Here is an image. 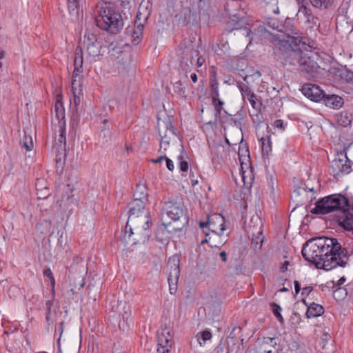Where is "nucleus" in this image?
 I'll return each instance as SVG.
<instances>
[{
    "instance_id": "1",
    "label": "nucleus",
    "mask_w": 353,
    "mask_h": 353,
    "mask_svg": "<svg viewBox=\"0 0 353 353\" xmlns=\"http://www.w3.org/2000/svg\"><path fill=\"white\" fill-rule=\"evenodd\" d=\"M301 253L305 261L312 265H325L326 262L335 263V265H346L349 255L345 250H342L341 243L336 239L321 236L311 239L305 243Z\"/></svg>"
},
{
    "instance_id": "2",
    "label": "nucleus",
    "mask_w": 353,
    "mask_h": 353,
    "mask_svg": "<svg viewBox=\"0 0 353 353\" xmlns=\"http://www.w3.org/2000/svg\"><path fill=\"white\" fill-rule=\"evenodd\" d=\"M353 208V199H349L341 194H334L324 196L315 203L314 208L310 212L316 215L334 214V218L349 212Z\"/></svg>"
},
{
    "instance_id": "3",
    "label": "nucleus",
    "mask_w": 353,
    "mask_h": 353,
    "mask_svg": "<svg viewBox=\"0 0 353 353\" xmlns=\"http://www.w3.org/2000/svg\"><path fill=\"white\" fill-rule=\"evenodd\" d=\"M94 14L97 26L112 34L118 33L123 26L121 15L114 10L110 3L97 4L94 10Z\"/></svg>"
},
{
    "instance_id": "4",
    "label": "nucleus",
    "mask_w": 353,
    "mask_h": 353,
    "mask_svg": "<svg viewBox=\"0 0 353 353\" xmlns=\"http://www.w3.org/2000/svg\"><path fill=\"white\" fill-rule=\"evenodd\" d=\"M152 221L149 212H143L138 215H129L125 225V234L133 236L134 243H145L151 236L150 230Z\"/></svg>"
},
{
    "instance_id": "5",
    "label": "nucleus",
    "mask_w": 353,
    "mask_h": 353,
    "mask_svg": "<svg viewBox=\"0 0 353 353\" xmlns=\"http://www.w3.org/2000/svg\"><path fill=\"white\" fill-rule=\"evenodd\" d=\"M163 216L165 214L173 221L172 226L174 232L181 231L188 223V218L184 212L183 203L180 199H170L163 203Z\"/></svg>"
},
{
    "instance_id": "6",
    "label": "nucleus",
    "mask_w": 353,
    "mask_h": 353,
    "mask_svg": "<svg viewBox=\"0 0 353 353\" xmlns=\"http://www.w3.org/2000/svg\"><path fill=\"white\" fill-rule=\"evenodd\" d=\"M240 7L239 2L236 0H231L227 2L225 7L228 16L230 17L229 24L232 26L234 30H239L242 28L241 21L243 19V12L239 9Z\"/></svg>"
},
{
    "instance_id": "7",
    "label": "nucleus",
    "mask_w": 353,
    "mask_h": 353,
    "mask_svg": "<svg viewBox=\"0 0 353 353\" xmlns=\"http://www.w3.org/2000/svg\"><path fill=\"white\" fill-rule=\"evenodd\" d=\"M353 163L347 158L346 154H338L332 161L331 172L334 176H341L347 174L352 171Z\"/></svg>"
},
{
    "instance_id": "8",
    "label": "nucleus",
    "mask_w": 353,
    "mask_h": 353,
    "mask_svg": "<svg viewBox=\"0 0 353 353\" xmlns=\"http://www.w3.org/2000/svg\"><path fill=\"white\" fill-rule=\"evenodd\" d=\"M199 226L201 228L208 226L212 232L221 235L225 230V219L220 214H213L208 216L206 222L200 221Z\"/></svg>"
},
{
    "instance_id": "9",
    "label": "nucleus",
    "mask_w": 353,
    "mask_h": 353,
    "mask_svg": "<svg viewBox=\"0 0 353 353\" xmlns=\"http://www.w3.org/2000/svg\"><path fill=\"white\" fill-rule=\"evenodd\" d=\"M172 339L170 329L161 328L157 333V353H170L173 343Z\"/></svg>"
},
{
    "instance_id": "10",
    "label": "nucleus",
    "mask_w": 353,
    "mask_h": 353,
    "mask_svg": "<svg viewBox=\"0 0 353 353\" xmlns=\"http://www.w3.org/2000/svg\"><path fill=\"white\" fill-rule=\"evenodd\" d=\"M83 44L86 48L87 59L95 58L100 54L101 46L98 41L96 34L90 32H86Z\"/></svg>"
},
{
    "instance_id": "11",
    "label": "nucleus",
    "mask_w": 353,
    "mask_h": 353,
    "mask_svg": "<svg viewBox=\"0 0 353 353\" xmlns=\"http://www.w3.org/2000/svg\"><path fill=\"white\" fill-rule=\"evenodd\" d=\"M163 125L164 128H165L164 132H162L160 128L159 129V133L161 137L160 148L159 150L160 152H161L163 150L164 151L167 150L170 145V140L176 136V129L173 126L171 121H164Z\"/></svg>"
},
{
    "instance_id": "12",
    "label": "nucleus",
    "mask_w": 353,
    "mask_h": 353,
    "mask_svg": "<svg viewBox=\"0 0 353 353\" xmlns=\"http://www.w3.org/2000/svg\"><path fill=\"white\" fill-rule=\"evenodd\" d=\"M59 134L55 137L53 149L58 154H65L66 151V130L64 122H59L57 126Z\"/></svg>"
},
{
    "instance_id": "13",
    "label": "nucleus",
    "mask_w": 353,
    "mask_h": 353,
    "mask_svg": "<svg viewBox=\"0 0 353 353\" xmlns=\"http://www.w3.org/2000/svg\"><path fill=\"white\" fill-rule=\"evenodd\" d=\"M276 338L264 336L257 340V345L259 353H279V343Z\"/></svg>"
},
{
    "instance_id": "14",
    "label": "nucleus",
    "mask_w": 353,
    "mask_h": 353,
    "mask_svg": "<svg viewBox=\"0 0 353 353\" xmlns=\"http://www.w3.org/2000/svg\"><path fill=\"white\" fill-rule=\"evenodd\" d=\"M299 13L304 17L305 23L310 29H318L321 24L320 19L314 15L311 8L305 4L299 6Z\"/></svg>"
},
{
    "instance_id": "15",
    "label": "nucleus",
    "mask_w": 353,
    "mask_h": 353,
    "mask_svg": "<svg viewBox=\"0 0 353 353\" xmlns=\"http://www.w3.org/2000/svg\"><path fill=\"white\" fill-rule=\"evenodd\" d=\"M302 93L310 100L319 102L325 97V92L319 86L312 84H304L301 89Z\"/></svg>"
},
{
    "instance_id": "16",
    "label": "nucleus",
    "mask_w": 353,
    "mask_h": 353,
    "mask_svg": "<svg viewBox=\"0 0 353 353\" xmlns=\"http://www.w3.org/2000/svg\"><path fill=\"white\" fill-rule=\"evenodd\" d=\"M83 48L81 46H78L75 50L74 59V71L72 77V88L74 89V82L77 81L76 78L83 72Z\"/></svg>"
},
{
    "instance_id": "17",
    "label": "nucleus",
    "mask_w": 353,
    "mask_h": 353,
    "mask_svg": "<svg viewBox=\"0 0 353 353\" xmlns=\"http://www.w3.org/2000/svg\"><path fill=\"white\" fill-rule=\"evenodd\" d=\"M299 66L301 70L310 74L316 72L319 69L318 63L307 52H305Z\"/></svg>"
},
{
    "instance_id": "18",
    "label": "nucleus",
    "mask_w": 353,
    "mask_h": 353,
    "mask_svg": "<svg viewBox=\"0 0 353 353\" xmlns=\"http://www.w3.org/2000/svg\"><path fill=\"white\" fill-rule=\"evenodd\" d=\"M335 219L340 227L353 234V208L349 212H345Z\"/></svg>"
},
{
    "instance_id": "19",
    "label": "nucleus",
    "mask_w": 353,
    "mask_h": 353,
    "mask_svg": "<svg viewBox=\"0 0 353 353\" xmlns=\"http://www.w3.org/2000/svg\"><path fill=\"white\" fill-rule=\"evenodd\" d=\"M305 52L300 49L290 50L286 52L285 62L286 64L296 66L300 65Z\"/></svg>"
},
{
    "instance_id": "20",
    "label": "nucleus",
    "mask_w": 353,
    "mask_h": 353,
    "mask_svg": "<svg viewBox=\"0 0 353 353\" xmlns=\"http://www.w3.org/2000/svg\"><path fill=\"white\" fill-rule=\"evenodd\" d=\"M260 226L259 230L256 231V234L254 233V229L252 230V238L251 241V248L255 252H258L261 250L263 243L264 241V236L263 234V223L262 221L259 219Z\"/></svg>"
},
{
    "instance_id": "21",
    "label": "nucleus",
    "mask_w": 353,
    "mask_h": 353,
    "mask_svg": "<svg viewBox=\"0 0 353 353\" xmlns=\"http://www.w3.org/2000/svg\"><path fill=\"white\" fill-rule=\"evenodd\" d=\"M322 101L327 107L332 109H339L344 104L343 98L336 94H326L325 93V97Z\"/></svg>"
},
{
    "instance_id": "22",
    "label": "nucleus",
    "mask_w": 353,
    "mask_h": 353,
    "mask_svg": "<svg viewBox=\"0 0 353 353\" xmlns=\"http://www.w3.org/2000/svg\"><path fill=\"white\" fill-rule=\"evenodd\" d=\"M210 94L212 101V105L216 111V115H220L223 110L224 102L219 99V85L210 87Z\"/></svg>"
},
{
    "instance_id": "23",
    "label": "nucleus",
    "mask_w": 353,
    "mask_h": 353,
    "mask_svg": "<svg viewBox=\"0 0 353 353\" xmlns=\"http://www.w3.org/2000/svg\"><path fill=\"white\" fill-rule=\"evenodd\" d=\"M303 303L307 307L305 315L307 319L315 318L321 316L324 313V307L319 304L312 303L307 304L305 300Z\"/></svg>"
},
{
    "instance_id": "24",
    "label": "nucleus",
    "mask_w": 353,
    "mask_h": 353,
    "mask_svg": "<svg viewBox=\"0 0 353 353\" xmlns=\"http://www.w3.org/2000/svg\"><path fill=\"white\" fill-rule=\"evenodd\" d=\"M148 1L145 3L144 1L141 3L137 14L134 24L139 25V23H141L144 26L145 21L150 15V10L148 9Z\"/></svg>"
},
{
    "instance_id": "25",
    "label": "nucleus",
    "mask_w": 353,
    "mask_h": 353,
    "mask_svg": "<svg viewBox=\"0 0 353 353\" xmlns=\"http://www.w3.org/2000/svg\"><path fill=\"white\" fill-rule=\"evenodd\" d=\"M336 122L343 127L349 126L353 121V115L347 110H343L334 116Z\"/></svg>"
},
{
    "instance_id": "26",
    "label": "nucleus",
    "mask_w": 353,
    "mask_h": 353,
    "mask_svg": "<svg viewBox=\"0 0 353 353\" xmlns=\"http://www.w3.org/2000/svg\"><path fill=\"white\" fill-rule=\"evenodd\" d=\"M145 203L143 200L134 199L130 204L129 215H138L143 212H148L145 210Z\"/></svg>"
},
{
    "instance_id": "27",
    "label": "nucleus",
    "mask_w": 353,
    "mask_h": 353,
    "mask_svg": "<svg viewBox=\"0 0 353 353\" xmlns=\"http://www.w3.org/2000/svg\"><path fill=\"white\" fill-rule=\"evenodd\" d=\"M311 5L321 10H328L335 6L336 0H308Z\"/></svg>"
},
{
    "instance_id": "28",
    "label": "nucleus",
    "mask_w": 353,
    "mask_h": 353,
    "mask_svg": "<svg viewBox=\"0 0 353 353\" xmlns=\"http://www.w3.org/2000/svg\"><path fill=\"white\" fill-rule=\"evenodd\" d=\"M144 26L141 23L139 25L134 24L132 32V42L134 45H138L142 40Z\"/></svg>"
},
{
    "instance_id": "29",
    "label": "nucleus",
    "mask_w": 353,
    "mask_h": 353,
    "mask_svg": "<svg viewBox=\"0 0 353 353\" xmlns=\"http://www.w3.org/2000/svg\"><path fill=\"white\" fill-rule=\"evenodd\" d=\"M148 189L144 184L139 183L134 190V199L138 200L148 201Z\"/></svg>"
},
{
    "instance_id": "30",
    "label": "nucleus",
    "mask_w": 353,
    "mask_h": 353,
    "mask_svg": "<svg viewBox=\"0 0 353 353\" xmlns=\"http://www.w3.org/2000/svg\"><path fill=\"white\" fill-rule=\"evenodd\" d=\"M195 337L200 346H204L208 341L211 340L212 335L209 329L199 332Z\"/></svg>"
},
{
    "instance_id": "31",
    "label": "nucleus",
    "mask_w": 353,
    "mask_h": 353,
    "mask_svg": "<svg viewBox=\"0 0 353 353\" xmlns=\"http://www.w3.org/2000/svg\"><path fill=\"white\" fill-rule=\"evenodd\" d=\"M54 112L55 113V115L57 119L59 120L58 125H59L60 121L64 122L65 123V121L64 120L65 110L62 103L60 102L59 101H57L54 105Z\"/></svg>"
},
{
    "instance_id": "32",
    "label": "nucleus",
    "mask_w": 353,
    "mask_h": 353,
    "mask_svg": "<svg viewBox=\"0 0 353 353\" xmlns=\"http://www.w3.org/2000/svg\"><path fill=\"white\" fill-rule=\"evenodd\" d=\"M180 276V266H171L168 281L177 283Z\"/></svg>"
},
{
    "instance_id": "33",
    "label": "nucleus",
    "mask_w": 353,
    "mask_h": 353,
    "mask_svg": "<svg viewBox=\"0 0 353 353\" xmlns=\"http://www.w3.org/2000/svg\"><path fill=\"white\" fill-rule=\"evenodd\" d=\"M260 141L261 142L263 153L268 155L269 152L272 150V142L270 140V137H262L260 139Z\"/></svg>"
},
{
    "instance_id": "34",
    "label": "nucleus",
    "mask_w": 353,
    "mask_h": 353,
    "mask_svg": "<svg viewBox=\"0 0 353 353\" xmlns=\"http://www.w3.org/2000/svg\"><path fill=\"white\" fill-rule=\"evenodd\" d=\"M333 292V296L337 301L343 300L347 294L345 288L339 287L335 289H331Z\"/></svg>"
},
{
    "instance_id": "35",
    "label": "nucleus",
    "mask_w": 353,
    "mask_h": 353,
    "mask_svg": "<svg viewBox=\"0 0 353 353\" xmlns=\"http://www.w3.org/2000/svg\"><path fill=\"white\" fill-rule=\"evenodd\" d=\"M271 308L274 316L277 319V320L283 324L284 323L283 317L281 315L282 308L278 304L273 303L271 304Z\"/></svg>"
},
{
    "instance_id": "36",
    "label": "nucleus",
    "mask_w": 353,
    "mask_h": 353,
    "mask_svg": "<svg viewBox=\"0 0 353 353\" xmlns=\"http://www.w3.org/2000/svg\"><path fill=\"white\" fill-rule=\"evenodd\" d=\"M237 87L239 89L243 99L253 93L249 86L242 82H238Z\"/></svg>"
},
{
    "instance_id": "37",
    "label": "nucleus",
    "mask_w": 353,
    "mask_h": 353,
    "mask_svg": "<svg viewBox=\"0 0 353 353\" xmlns=\"http://www.w3.org/2000/svg\"><path fill=\"white\" fill-rule=\"evenodd\" d=\"M267 2V10L274 14L279 13V8L278 7V0H265Z\"/></svg>"
},
{
    "instance_id": "38",
    "label": "nucleus",
    "mask_w": 353,
    "mask_h": 353,
    "mask_svg": "<svg viewBox=\"0 0 353 353\" xmlns=\"http://www.w3.org/2000/svg\"><path fill=\"white\" fill-rule=\"evenodd\" d=\"M43 275L45 277H46L49 279V281L50 282V285L52 286V292L54 296V293H55L54 287H55L56 282H55V279L54 278L52 272L51 271V270L50 268L45 269L43 271Z\"/></svg>"
},
{
    "instance_id": "39",
    "label": "nucleus",
    "mask_w": 353,
    "mask_h": 353,
    "mask_svg": "<svg viewBox=\"0 0 353 353\" xmlns=\"http://www.w3.org/2000/svg\"><path fill=\"white\" fill-rule=\"evenodd\" d=\"M345 281L346 279L344 276H342L340 279L338 280L336 283H335L334 281H327L324 287L327 288V289H335L336 288L341 287Z\"/></svg>"
},
{
    "instance_id": "40",
    "label": "nucleus",
    "mask_w": 353,
    "mask_h": 353,
    "mask_svg": "<svg viewBox=\"0 0 353 353\" xmlns=\"http://www.w3.org/2000/svg\"><path fill=\"white\" fill-rule=\"evenodd\" d=\"M78 0H68V8L70 13H77L78 12Z\"/></svg>"
},
{
    "instance_id": "41",
    "label": "nucleus",
    "mask_w": 353,
    "mask_h": 353,
    "mask_svg": "<svg viewBox=\"0 0 353 353\" xmlns=\"http://www.w3.org/2000/svg\"><path fill=\"white\" fill-rule=\"evenodd\" d=\"M341 77L347 82L353 83V72L345 70L341 72Z\"/></svg>"
},
{
    "instance_id": "42",
    "label": "nucleus",
    "mask_w": 353,
    "mask_h": 353,
    "mask_svg": "<svg viewBox=\"0 0 353 353\" xmlns=\"http://www.w3.org/2000/svg\"><path fill=\"white\" fill-rule=\"evenodd\" d=\"M181 254L176 253L168 259V265H180Z\"/></svg>"
},
{
    "instance_id": "43",
    "label": "nucleus",
    "mask_w": 353,
    "mask_h": 353,
    "mask_svg": "<svg viewBox=\"0 0 353 353\" xmlns=\"http://www.w3.org/2000/svg\"><path fill=\"white\" fill-rule=\"evenodd\" d=\"M23 146L26 149L27 151L32 150L33 148V143L31 137H28L26 135L24 136Z\"/></svg>"
},
{
    "instance_id": "44",
    "label": "nucleus",
    "mask_w": 353,
    "mask_h": 353,
    "mask_svg": "<svg viewBox=\"0 0 353 353\" xmlns=\"http://www.w3.org/2000/svg\"><path fill=\"white\" fill-rule=\"evenodd\" d=\"M164 232L163 230L157 231L156 233V239L163 244L168 243L169 237L168 236H163Z\"/></svg>"
},
{
    "instance_id": "45",
    "label": "nucleus",
    "mask_w": 353,
    "mask_h": 353,
    "mask_svg": "<svg viewBox=\"0 0 353 353\" xmlns=\"http://www.w3.org/2000/svg\"><path fill=\"white\" fill-rule=\"evenodd\" d=\"M196 5L199 12L205 11L209 6V2L205 0H197Z\"/></svg>"
},
{
    "instance_id": "46",
    "label": "nucleus",
    "mask_w": 353,
    "mask_h": 353,
    "mask_svg": "<svg viewBox=\"0 0 353 353\" xmlns=\"http://www.w3.org/2000/svg\"><path fill=\"white\" fill-rule=\"evenodd\" d=\"M253 108L256 109L259 107L256 96L253 92L249 97H247Z\"/></svg>"
},
{
    "instance_id": "47",
    "label": "nucleus",
    "mask_w": 353,
    "mask_h": 353,
    "mask_svg": "<svg viewBox=\"0 0 353 353\" xmlns=\"http://www.w3.org/2000/svg\"><path fill=\"white\" fill-rule=\"evenodd\" d=\"M53 302H54V301L52 299L51 300L47 301L46 303V310H47L46 319L48 322H49L50 319L51 307L53 305Z\"/></svg>"
},
{
    "instance_id": "48",
    "label": "nucleus",
    "mask_w": 353,
    "mask_h": 353,
    "mask_svg": "<svg viewBox=\"0 0 353 353\" xmlns=\"http://www.w3.org/2000/svg\"><path fill=\"white\" fill-rule=\"evenodd\" d=\"M174 91L179 94H183L185 93V89L182 87V83L180 81H177L174 84Z\"/></svg>"
},
{
    "instance_id": "49",
    "label": "nucleus",
    "mask_w": 353,
    "mask_h": 353,
    "mask_svg": "<svg viewBox=\"0 0 353 353\" xmlns=\"http://www.w3.org/2000/svg\"><path fill=\"white\" fill-rule=\"evenodd\" d=\"M101 136H103V138H105L106 141H108V139L110 138V136H111V125H108L106 131H105V132L101 131Z\"/></svg>"
},
{
    "instance_id": "50",
    "label": "nucleus",
    "mask_w": 353,
    "mask_h": 353,
    "mask_svg": "<svg viewBox=\"0 0 353 353\" xmlns=\"http://www.w3.org/2000/svg\"><path fill=\"white\" fill-rule=\"evenodd\" d=\"M108 125H110L109 121L107 119H104L101 123V125L99 127L101 132H105L107 130V126Z\"/></svg>"
},
{
    "instance_id": "51",
    "label": "nucleus",
    "mask_w": 353,
    "mask_h": 353,
    "mask_svg": "<svg viewBox=\"0 0 353 353\" xmlns=\"http://www.w3.org/2000/svg\"><path fill=\"white\" fill-rule=\"evenodd\" d=\"M274 126L277 128L281 129V130H284V123L283 120L281 119H277L274 121Z\"/></svg>"
},
{
    "instance_id": "52",
    "label": "nucleus",
    "mask_w": 353,
    "mask_h": 353,
    "mask_svg": "<svg viewBox=\"0 0 353 353\" xmlns=\"http://www.w3.org/2000/svg\"><path fill=\"white\" fill-rule=\"evenodd\" d=\"M189 168L188 163L186 161H181L180 162V169L183 172L188 171Z\"/></svg>"
},
{
    "instance_id": "53",
    "label": "nucleus",
    "mask_w": 353,
    "mask_h": 353,
    "mask_svg": "<svg viewBox=\"0 0 353 353\" xmlns=\"http://www.w3.org/2000/svg\"><path fill=\"white\" fill-rule=\"evenodd\" d=\"M169 283V287H170V292L172 294H174L176 292V283H172L171 281H168Z\"/></svg>"
},
{
    "instance_id": "54",
    "label": "nucleus",
    "mask_w": 353,
    "mask_h": 353,
    "mask_svg": "<svg viewBox=\"0 0 353 353\" xmlns=\"http://www.w3.org/2000/svg\"><path fill=\"white\" fill-rule=\"evenodd\" d=\"M268 23V26L272 27L273 29H278L279 28V22L274 19H271Z\"/></svg>"
},
{
    "instance_id": "55",
    "label": "nucleus",
    "mask_w": 353,
    "mask_h": 353,
    "mask_svg": "<svg viewBox=\"0 0 353 353\" xmlns=\"http://www.w3.org/2000/svg\"><path fill=\"white\" fill-rule=\"evenodd\" d=\"M313 290V288L311 286H307L303 288L302 294L309 295Z\"/></svg>"
},
{
    "instance_id": "56",
    "label": "nucleus",
    "mask_w": 353,
    "mask_h": 353,
    "mask_svg": "<svg viewBox=\"0 0 353 353\" xmlns=\"http://www.w3.org/2000/svg\"><path fill=\"white\" fill-rule=\"evenodd\" d=\"M84 262H85V259L83 257L76 256H74V258H73V263L75 265H78L81 263H84Z\"/></svg>"
},
{
    "instance_id": "57",
    "label": "nucleus",
    "mask_w": 353,
    "mask_h": 353,
    "mask_svg": "<svg viewBox=\"0 0 353 353\" xmlns=\"http://www.w3.org/2000/svg\"><path fill=\"white\" fill-rule=\"evenodd\" d=\"M165 161H166L167 168L169 170L172 171L174 168L172 161L167 157Z\"/></svg>"
},
{
    "instance_id": "58",
    "label": "nucleus",
    "mask_w": 353,
    "mask_h": 353,
    "mask_svg": "<svg viewBox=\"0 0 353 353\" xmlns=\"http://www.w3.org/2000/svg\"><path fill=\"white\" fill-rule=\"evenodd\" d=\"M205 59L203 57H198L197 60H196L197 66L201 67L203 65V63H205Z\"/></svg>"
},
{
    "instance_id": "59",
    "label": "nucleus",
    "mask_w": 353,
    "mask_h": 353,
    "mask_svg": "<svg viewBox=\"0 0 353 353\" xmlns=\"http://www.w3.org/2000/svg\"><path fill=\"white\" fill-rule=\"evenodd\" d=\"M219 256L223 263L227 262V253L225 251L220 252Z\"/></svg>"
},
{
    "instance_id": "60",
    "label": "nucleus",
    "mask_w": 353,
    "mask_h": 353,
    "mask_svg": "<svg viewBox=\"0 0 353 353\" xmlns=\"http://www.w3.org/2000/svg\"><path fill=\"white\" fill-rule=\"evenodd\" d=\"M166 159H167V157L165 156H161L156 159H152V161L155 163H160L163 160H166Z\"/></svg>"
},
{
    "instance_id": "61",
    "label": "nucleus",
    "mask_w": 353,
    "mask_h": 353,
    "mask_svg": "<svg viewBox=\"0 0 353 353\" xmlns=\"http://www.w3.org/2000/svg\"><path fill=\"white\" fill-rule=\"evenodd\" d=\"M336 266H319V265L315 266V268L317 269H323L325 271L332 270L333 269V268H336Z\"/></svg>"
},
{
    "instance_id": "62",
    "label": "nucleus",
    "mask_w": 353,
    "mask_h": 353,
    "mask_svg": "<svg viewBox=\"0 0 353 353\" xmlns=\"http://www.w3.org/2000/svg\"><path fill=\"white\" fill-rule=\"evenodd\" d=\"M216 85H219L217 79L210 78V86L212 87V86Z\"/></svg>"
},
{
    "instance_id": "63",
    "label": "nucleus",
    "mask_w": 353,
    "mask_h": 353,
    "mask_svg": "<svg viewBox=\"0 0 353 353\" xmlns=\"http://www.w3.org/2000/svg\"><path fill=\"white\" fill-rule=\"evenodd\" d=\"M294 289H295V292L296 294L299 293V292L301 290L299 283L296 281H294Z\"/></svg>"
},
{
    "instance_id": "64",
    "label": "nucleus",
    "mask_w": 353,
    "mask_h": 353,
    "mask_svg": "<svg viewBox=\"0 0 353 353\" xmlns=\"http://www.w3.org/2000/svg\"><path fill=\"white\" fill-rule=\"evenodd\" d=\"M248 152H249V151H248V148H246L245 150H244L243 148H242V149H241V148H239V156H241V155H244V156H245V154H246L247 153H248Z\"/></svg>"
}]
</instances>
